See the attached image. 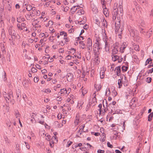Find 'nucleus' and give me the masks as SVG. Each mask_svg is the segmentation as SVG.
<instances>
[{
    "label": "nucleus",
    "mask_w": 153,
    "mask_h": 153,
    "mask_svg": "<svg viewBox=\"0 0 153 153\" xmlns=\"http://www.w3.org/2000/svg\"><path fill=\"white\" fill-rule=\"evenodd\" d=\"M122 0H120L119 5L118 7H117L118 5L117 3H115L114 4L112 14L113 19L115 21L117 20H121V17L123 15V6L122 5Z\"/></svg>",
    "instance_id": "f257e3e1"
},
{
    "label": "nucleus",
    "mask_w": 153,
    "mask_h": 153,
    "mask_svg": "<svg viewBox=\"0 0 153 153\" xmlns=\"http://www.w3.org/2000/svg\"><path fill=\"white\" fill-rule=\"evenodd\" d=\"M120 21L118 20L115 21V33L117 35H118L119 37L120 38L121 37V34L123 30V26L120 25Z\"/></svg>",
    "instance_id": "f03ea898"
},
{
    "label": "nucleus",
    "mask_w": 153,
    "mask_h": 153,
    "mask_svg": "<svg viewBox=\"0 0 153 153\" xmlns=\"http://www.w3.org/2000/svg\"><path fill=\"white\" fill-rule=\"evenodd\" d=\"M3 95L7 102L12 101V98L13 97V92L11 91H9L8 94L4 92L3 93Z\"/></svg>",
    "instance_id": "7ed1b4c3"
},
{
    "label": "nucleus",
    "mask_w": 153,
    "mask_h": 153,
    "mask_svg": "<svg viewBox=\"0 0 153 153\" xmlns=\"http://www.w3.org/2000/svg\"><path fill=\"white\" fill-rule=\"evenodd\" d=\"M103 40L105 43V50L106 52H108L109 51V39L106 33H105L104 35L103 36Z\"/></svg>",
    "instance_id": "20e7f679"
},
{
    "label": "nucleus",
    "mask_w": 153,
    "mask_h": 153,
    "mask_svg": "<svg viewBox=\"0 0 153 153\" xmlns=\"http://www.w3.org/2000/svg\"><path fill=\"white\" fill-rule=\"evenodd\" d=\"M128 29L131 36L134 37V36H135L136 35H137V31L133 27H128Z\"/></svg>",
    "instance_id": "39448f33"
},
{
    "label": "nucleus",
    "mask_w": 153,
    "mask_h": 153,
    "mask_svg": "<svg viewBox=\"0 0 153 153\" xmlns=\"http://www.w3.org/2000/svg\"><path fill=\"white\" fill-rule=\"evenodd\" d=\"M8 33L9 35L12 36H14L16 34L14 30L13 25H10L7 28Z\"/></svg>",
    "instance_id": "423d86ee"
},
{
    "label": "nucleus",
    "mask_w": 153,
    "mask_h": 153,
    "mask_svg": "<svg viewBox=\"0 0 153 153\" xmlns=\"http://www.w3.org/2000/svg\"><path fill=\"white\" fill-rule=\"evenodd\" d=\"M101 4L102 5V8L103 9V13L106 17L108 16L109 15L108 11L106 8L105 4H104V0H101Z\"/></svg>",
    "instance_id": "0eeeda50"
},
{
    "label": "nucleus",
    "mask_w": 153,
    "mask_h": 153,
    "mask_svg": "<svg viewBox=\"0 0 153 153\" xmlns=\"http://www.w3.org/2000/svg\"><path fill=\"white\" fill-rule=\"evenodd\" d=\"M70 91H69L68 89L67 90L66 88H64L61 89L60 92L59 93L60 94V95L61 96H67L68 95Z\"/></svg>",
    "instance_id": "6e6552de"
},
{
    "label": "nucleus",
    "mask_w": 153,
    "mask_h": 153,
    "mask_svg": "<svg viewBox=\"0 0 153 153\" xmlns=\"http://www.w3.org/2000/svg\"><path fill=\"white\" fill-rule=\"evenodd\" d=\"M26 24L25 23H22L21 24L18 23L17 25V27L18 30H23L25 28H26V30H27V28L26 27Z\"/></svg>",
    "instance_id": "1a4fd4ad"
},
{
    "label": "nucleus",
    "mask_w": 153,
    "mask_h": 153,
    "mask_svg": "<svg viewBox=\"0 0 153 153\" xmlns=\"http://www.w3.org/2000/svg\"><path fill=\"white\" fill-rule=\"evenodd\" d=\"M82 120L80 119L79 114H77L76 115L75 120L74 121V123L75 126L78 125L79 123H81Z\"/></svg>",
    "instance_id": "9d476101"
},
{
    "label": "nucleus",
    "mask_w": 153,
    "mask_h": 153,
    "mask_svg": "<svg viewBox=\"0 0 153 153\" xmlns=\"http://www.w3.org/2000/svg\"><path fill=\"white\" fill-rule=\"evenodd\" d=\"M105 71L106 68L104 66H102L101 68V70L100 72V75L101 78L103 79L104 78Z\"/></svg>",
    "instance_id": "9b49d317"
},
{
    "label": "nucleus",
    "mask_w": 153,
    "mask_h": 153,
    "mask_svg": "<svg viewBox=\"0 0 153 153\" xmlns=\"http://www.w3.org/2000/svg\"><path fill=\"white\" fill-rule=\"evenodd\" d=\"M118 133L117 131H114L111 134L110 139L111 140H116L118 137Z\"/></svg>",
    "instance_id": "f8f14e48"
},
{
    "label": "nucleus",
    "mask_w": 153,
    "mask_h": 153,
    "mask_svg": "<svg viewBox=\"0 0 153 153\" xmlns=\"http://www.w3.org/2000/svg\"><path fill=\"white\" fill-rule=\"evenodd\" d=\"M32 13H27L25 15V17L27 20L33 21L34 19L33 18L34 17V15Z\"/></svg>",
    "instance_id": "ddd939ff"
},
{
    "label": "nucleus",
    "mask_w": 153,
    "mask_h": 153,
    "mask_svg": "<svg viewBox=\"0 0 153 153\" xmlns=\"http://www.w3.org/2000/svg\"><path fill=\"white\" fill-rule=\"evenodd\" d=\"M119 48L117 46L114 47L112 50V55H115L117 54L118 52Z\"/></svg>",
    "instance_id": "4468645a"
},
{
    "label": "nucleus",
    "mask_w": 153,
    "mask_h": 153,
    "mask_svg": "<svg viewBox=\"0 0 153 153\" xmlns=\"http://www.w3.org/2000/svg\"><path fill=\"white\" fill-rule=\"evenodd\" d=\"M34 29L35 30V32H37L38 33L41 32L42 29V27L41 25H36V26H34Z\"/></svg>",
    "instance_id": "2eb2a0df"
},
{
    "label": "nucleus",
    "mask_w": 153,
    "mask_h": 153,
    "mask_svg": "<svg viewBox=\"0 0 153 153\" xmlns=\"http://www.w3.org/2000/svg\"><path fill=\"white\" fill-rule=\"evenodd\" d=\"M96 42H95V46H99L101 45V44L100 43V39L99 36H98L95 37Z\"/></svg>",
    "instance_id": "dca6fc26"
},
{
    "label": "nucleus",
    "mask_w": 153,
    "mask_h": 153,
    "mask_svg": "<svg viewBox=\"0 0 153 153\" xmlns=\"http://www.w3.org/2000/svg\"><path fill=\"white\" fill-rule=\"evenodd\" d=\"M40 22L39 20V19H37L36 20H33V25L36 26V25L38 26V25H41L40 24Z\"/></svg>",
    "instance_id": "f3484780"
},
{
    "label": "nucleus",
    "mask_w": 153,
    "mask_h": 153,
    "mask_svg": "<svg viewBox=\"0 0 153 153\" xmlns=\"http://www.w3.org/2000/svg\"><path fill=\"white\" fill-rule=\"evenodd\" d=\"M85 127V124H83L82 125H81L79 127V129L77 133V134L78 135H81L82 134V131H83V129Z\"/></svg>",
    "instance_id": "a211bd4d"
},
{
    "label": "nucleus",
    "mask_w": 153,
    "mask_h": 153,
    "mask_svg": "<svg viewBox=\"0 0 153 153\" xmlns=\"http://www.w3.org/2000/svg\"><path fill=\"white\" fill-rule=\"evenodd\" d=\"M80 7V6L79 5H76L74 6L73 7L71 8V13L73 14L76 11L77 9H79Z\"/></svg>",
    "instance_id": "6ab92c4d"
},
{
    "label": "nucleus",
    "mask_w": 153,
    "mask_h": 153,
    "mask_svg": "<svg viewBox=\"0 0 153 153\" xmlns=\"http://www.w3.org/2000/svg\"><path fill=\"white\" fill-rule=\"evenodd\" d=\"M83 100H79L78 102L77 107L79 109H81L82 107V105L84 103Z\"/></svg>",
    "instance_id": "aec40b11"
},
{
    "label": "nucleus",
    "mask_w": 153,
    "mask_h": 153,
    "mask_svg": "<svg viewBox=\"0 0 153 153\" xmlns=\"http://www.w3.org/2000/svg\"><path fill=\"white\" fill-rule=\"evenodd\" d=\"M98 107L99 108V111H100L99 114H101L102 112L103 113H104L106 112V111H107L108 109L106 108H105L103 110H101V109L102 107V104H100L98 105Z\"/></svg>",
    "instance_id": "412c9836"
},
{
    "label": "nucleus",
    "mask_w": 153,
    "mask_h": 153,
    "mask_svg": "<svg viewBox=\"0 0 153 153\" xmlns=\"http://www.w3.org/2000/svg\"><path fill=\"white\" fill-rule=\"evenodd\" d=\"M73 77V75L70 73L68 74L67 75V80L68 81H71Z\"/></svg>",
    "instance_id": "4be33fe9"
},
{
    "label": "nucleus",
    "mask_w": 153,
    "mask_h": 153,
    "mask_svg": "<svg viewBox=\"0 0 153 153\" xmlns=\"http://www.w3.org/2000/svg\"><path fill=\"white\" fill-rule=\"evenodd\" d=\"M152 31H153V29H150L146 33V34H145V36L146 38H149L151 34L150 32H152Z\"/></svg>",
    "instance_id": "5701e85b"
},
{
    "label": "nucleus",
    "mask_w": 153,
    "mask_h": 153,
    "mask_svg": "<svg viewBox=\"0 0 153 153\" xmlns=\"http://www.w3.org/2000/svg\"><path fill=\"white\" fill-rule=\"evenodd\" d=\"M94 86L97 91H100L101 88V86L100 84L96 83L94 84Z\"/></svg>",
    "instance_id": "b1692460"
},
{
    "label": "nucleus",
    "mask_w": 153,
    "mask_h": 153,
    "mask_svg": "<svg viewBox=\"0 0 153 153\" xmlns=\"http://www.w3.org/2000/svg\"><path fill=\"white\" fill-rule=\"evenodd\" d=\"M126 47V45H124V44H123L121 45V47L120 48V52L121 53H123Z\"/></svg>",
    "instance_id": "393cba45"
},
{
    "label": "nucleus",
    "mask_w": 153,
    "mask_h": 153,
    "mask_svg": "<svg viewBox=\"0 0 153 153\" xmlns=\"http://www.w3.org/2000/svg\"><path fill=\"white\" fill-rule=\"evenodd\" d=\"M111 56L112 57V60L113 61L115 62L116 61L118 60V59H119V56H118L117 55H112Z\"/></svg>",
    "instance_id": "a878e982"
},
{
    "label": "nucleus",
    "mask_w": 153,
    "mask_h": 153,
    "mask_svg": "<svg viewBox=\"0 0 153 153\" xmlns=\"http://www.w3.org/2000/svg\"><path fill=\"white\" fill-rule=\"evenodd\" d=\"M115 71L117 73V75L118 76L120 75V67H117L115 68Z\"/></svg>",
    "instance_id": "bb28decb"
},
{
    "label": "nucleus",
    "mask_w": 153,
    "mask_h": 153,
    "mask_svg": "<svg viewBox=\"0 0 153 153\" xmlns=\"http://www.w3.org/2000/svg\"><path fill=\"white\" fill-rule=\"evenodd\" d=\"M97 99L95 98H92L91 102H90V105L92 106H94L97 103Z\"/></svg>",
    "instance_id": "cd10ccee"
},
{
    "label": "nucleus",
    "mask_w": 153,
    "mask_h": 153,
    "mask_svg": "<svg viewBox=\"0 0 153 153\" xmlns=\"http://www.w3.org/2000/svg\"><path fill=\"white\" fill-rule=\"evenodd\" d=\"M1 37L2 38L4 39L6 37L5 31L4 29H2L1 30Z\"/></svg>",
    "instance_id": "c85d7f7f"
},
{
    "label": "nucleus",
    "mask_w": 153,
    "mask_h": 153,
    "mask_svg": "<svg viewBox=\"0 0 153 153\" xmlns=\"http://www.w3.org/2000/svg\"><path fill=\"white\" fill-rule=\"evenodd\" d=\"M80 44V47L83 49H85L86 48V47L85 44L83 42V41H80L79 42Z\"/></svg>",
    "instance_id": "c756f323"
},
{
    "label": "nucleus",
    "mask_w": 153,
    "mask_h": 153,
    "mask_svg": "<svg viewBox=\"0 0 153 153\" xmlns=\"http://www.w3.org/2000/svg\"><path fill=\"white\" fill-rule=\"evenodd\" d=\"M123 79L122 78L121 79H119L118 80V84L119 85L118 87L119 88H120L122 86V84L123 83Z\"/></svg>",
    "instance_id": "7c9ffc66"
},
{
    "label": "nucleus",
    "mask_w": 153,
    "mask_h": 153,
    "mask_svg": "<svg viewBox=\"0 0 153 153\" xmlns=\"http://www.w3.org/2000/svg\"><path fill=\"white\" fill-rule=\"evenodd\" d=\"M94 53L95 58L99 57V51H96V50L94 48L93 49Z\"/></svg>",
    "instance_id": "2f4dec72"
},
{
    "label": "nucleus",
    "mask_w": 153,
    "mask_h": 153,
    "mask_svg": "<svg viewBox=\"0 0 153 153\" xmlns=\"http://www.w3.org/2000/svg\"><path fill=\"white\" fill-rule=\"evenodd\" d=\"M77 13L79 15H81L84 13V11L83 9H81L78 10Z\"/></svg>",
    "instance_id": "473e14b6"
},
{
    "label": "nucleus",
    "mask_w": 153,
    "mask_h": 153,
    "mask_svg": "<svg viewBox=\"0 0 153 153\" xmlns=\"http://www.w3.org/2000/svg\"><path fill=\"white\" fill-rule=\"evenodd\" d=\"M134 40H135L137 42H140L141 41V39L140 37L136 35L135 36H134Z\"/></svg>",
    "instance_id": "72a5a7b5"
},
{
    "label": "nucleus",
    "mask_w": 153,
    "mask_h": 153,
    "mask_svg": "<svg viewBox=\"0 0 153 153\" xmlns=\"http://www.w3.org/2000/svg\"><path fill=\"white\" fill-rule=\"evenodd\" d=\"M137 101V99L135 98H133L131 100V102L130 103L131 105L134 104Z\"/></svg>",
    "instance_id": "f704fd0d"
},
{
    "label": "nucleus",
    "mask_w": 153,
    "mask_h": 153,
    "mask_svg": "<svg viewBox=\"0 0 153 153\" xmlns=\"http://www.w3.org/2000/svg\"><path fill=\"white\" fill-rule=\"evenodd\" d=\"M92 10L94 13H98V10L96 7L94 6L92 7Z\"/></svg>",
    "instance_id": "c9c22d12"
},
{
    "label": "nucleus",
    "mask_w": 153,
    "mask_h": 153,
    "mask_svg": "<svg viewBox=\"0 0 153 153\" xmlns=\"http://www.w3.org/2000/svg\"><path fill=\"white\" fill-rule=\"evenodd\" d=\"M40 12L39 10H37L33 13H32V14H33L34 17L35 15L39 16L40 15Z\"/></svg>",
    "instance_id": "e433bc0d"
},
{
    "label": "nucleus",
    "mask_w": 153,
    "mask_h": 153,
    "mask_svg": "<svg viewBox=\"0 0 153 153\" xmlns=\"http://www.w3.org/2000/svg\"><path fill=\"white\" fill-rule=\"evenodd\" d=\"M81 90L82 94L83 96H84L87 93V90L85 88H83V87L81 88Z\"/></svg>",
    "instance_id": "4c0bfd02"
},
{
    "label": "nucleus",
    "mask_w": 153,
    "mask_h": 153,
    "mask_svg": "<svg viewBox=\"0 0 153 153\" xmlns=\"http://www.w3.org/2000/svg\"><path fill=\"white\" fill-rule=\"evenodd\" d=\"M54 124L56 127L58 128L61 127L63 126V125L62 124H60L58 121H55L54 122Z\"/></svg>",
    "instance_id": "58836bf2"
},
{
    "label": "nucleus",
    "mask_w": 153,
    "mask_h": 153,
    "mask_svg": "<svg viewBox=\"0 0 153 153\" xmlns=\"http://www.w3.org/2000/svg\"><path fill=\"white\" fill-rule=\"evenodd\" d=\"M153 116V113H151L149 115L148 117V121H150L152 120V118Z\"/></svg>",
    "instance_id": "ea45409f"
},
{
    "label": "nucleus",
    "mask_w": 153,
    "mask_h": 153,
    "mask_svg": "<svg viewBox=\"0 0 153 153\" xmlns=\"http://www.w3.org/2000/svg\"><path fill=\"white\" fill-rule=\"evenodd\" d=\"M100 62L99 57L95 58L94 60V64L95 65H97Z\"/></svg>",
    "instance_id": "a19ab883"
},
{
    "label": "nucleus",
    "mask_w": 153,
    "mask_h": 153,
    "mask_svg": "<svg viewBox=\"0 0 153 153\" xmlns=\"http://www.w3.org/2000/svg\"><path fill=\"white\" fill-rule=\"evenodd\" d=\"M92 44H87V47L89 52L91 51L92 49Z\"/></svg>",
    "instance_id": "79ce46f5"
},
{
    "label": "nucleus",
    "mask_w": 153,
    "mask_h": 153,
    "mask_svg": "<svg viewBox=\"0 0 153 153\" xmlns=\"http://www.w3.org/2000/svg\"><path fill=\"white\" fill-rule=\"evenodd\" d=\"M84 39L83 37L82 36H80L76 38V43H78V41H81V40H83Z\"/></svg>",
    "instance_id": "37998d69"
},
{
    "label": "nucleus",
    "mask_w": 153,
    "mask_h": 153,
    "mask_svg": "<svg viewBox=\"0 0 153 153\" xmlns=\"http://www.w3.org/2000/svg\"><path fill=\"white\" fill-rule=\"evenodd\" d=\"M94 49L96 50V51H99L100 50L102 49L101 45L95 46Z\"/></svg>",
    "instance_id": "c03bdc74"
},
{
    "label": "nucleus",
    "mask_w": 153,
    "mask_h": 153,
    "mask_svg": "<svg viewBox=\"0 0 153 153\" xmlns=\"http://www.w3.org/2000/svg\"><path fill=\"white\" fill-rule=\"evenodd\" d=\"M26 9L28 11H30L32 9V6L30 4H28L26 6Z\"/></svg>",
    "instance_id": "a18cd8bd"
},
{
    "label": "nucleus",
    "mask_w": 153,
    "mask_h": 153,
    "mask_svg": "<svg viewBox=\"0 0 153 153\" xmlns=\"http://www.w3.org/2000/svg\"><path fill=\"white\" fill-rule=\"evenodd\" d=\"M69 9V8L68 7L66 6L64 7H63V8L62 9V10L65 12H67Z\"/></svg>",
    "instance_id": "49530a36"
},
{
    "label": "nucleus",
    "mask_w": 153,
    "mask_h": 153,
    "mask_svg": "<svg viewBox=\"0 0 153 153\" xmlns=\"http://www.w3.org/2000/svg\"><path fill=\"white\" fill-rule=\"evenodd\" d=\"M86 21V18H85V19H84L83 20L80 21L79 22L78 21V23L80 25H83L85 23Z\"/></svg>",
    "instance_id": "de8ad7c7"
},
{
    "label": "nucleus",
    "mask_w": 153,
    "mask_h": 153,
    "mask_svg": "<svg viewBox=\"0 0 153 153\" xmlns=\"http://www.w3.org/2000/svg\"><path fill=\"white\" fill-rule=\"evenodd\" d=\"M59 34L60 36L63 35L64 37H66L67 36V33L64 31H62L60 32Z\"/></svg>",
    "instance_id": "09e8293b"
},
{
    "label": "nucleus",
    "mask_w": 153,
    "mask_h": 153,
    "mask_svg": "<svg viewBox=\"0 0 153 153\" xmlns=\"http://www.w3.org/2000/svg\"><path fill=\"white\" fill-rule=\"evenodd\" d=\"M15 115L16 118L20 117V114L18 111H15Z\"/></svg>",
    "instance_id": "8fccbe9b"
},
{
    "label": "nucleus",
    "mask_w": 153,
    "mask_h": 153,
    "mask_svg": "<svg viewBox=\"0 0 153 153\" xmlns=\"http://www.w3.org/2000/svg\"><path fill=\"white\" fill-rule=\"evenodd\" d=\"M82 143H75L74 144V146L75 148H76L78 147H80L82 146Z\"/></svg>",
    "instance_id": "3c124183"
},
{
    "label": "nucleus",
    "mask_w": 153,
    "mask_h": 153,
    "mask_svg": "<svg viewBox=\"0 0 153 153\" xmlns=\"http://www.w3.org/2000/svg\"><path fill=\"white\" fill-rule=\"evenodd\" d=\"M65 43V42H64L63 41H61L59 42L58 41L57 43V44H58V45H61V46H63L64 45Z\"/></svg>",
    "instance_id": "603ef678"
},
{
    "label": "nucleus",
    "mask_w": 153,
    "mask_h": 153,
    "mask_svg": "<svg viewBox=\"0 0 153 153\" xmlns=\"http://www.w3.org/2000/svg\"><path fill=\"white\" fill-rule=\"evenodd\" d=\"M61 87V85L60 84H58L56 86L53 87V89L55 91H56L58 88H59Z\"/></svg>",
    "instance_id": "864d4df0"
},
{
    "label": "nucleus",
    "mask_w": 153,
    "mask_h": 153,
    "mask_svg": "<svg viewBox=\"0 0 153 153\" xmlns=\"http://www.w3.org/2000/svg\"><path fill=\"white\" fill-rule=\"evenodd\" d=\"M152 78L151 77H148L146 78V82L148 83H150L152 81Z\"/></svg>",
    "instance_id": "5fc2aeb1"
},
{
    "label": "nucleus",
    "mask_w": 153,
    "mask_h": 153,
    "mask_svg": "<svg viewBox=\"0 0 153 153\" xmlns=\"http://www.w3.org/2000/svg\"><path fill=\"white\" fill-rule=\"evenodd\" d=\"M46 139L47 140H50L51 138V136L48 134H45Z\"/></svg>",
    "instance_id": "6e6d98bb"
},
{
    "label": "nucleus",
    "mask_w": 153,
    "mask_h": 153,
    "mask_svg": "<svg viewBox=\"0 0 153 153\" xmlns=\"http://www.w3.org/2000/svg\"><path fill=\"white\" fill-rule=\"evenodd\" d=\"M87 44H92L91 40L90 38H88L87 41Z\"/></svg>",
    "instance_id": "4d7b16f0"
},
{
    "label": "nucleus",
    "mask_w": 153,
    "mask_h": 153,
    "mask_svg": "<svg viewBox=\"0 0 153 153\" xmlns=\"http://www.w3.org/2000/svg\"><path fill=\"white\" fill-rule=\"evenodd\" d=\"M17 21L19 23H20L23 21L22 19L21 16H19L18 17L17 19Z\"/></svg>",
    "instance_id": "13d9d810"
},
{
    "label": "nucleus",
    "mask_w": 153,
    "mask_h": 153,
    "mask_svg": "<svg viewBox=\"0 0 153 153\" xmlns=\"http://www.w3.org/2000/svg\"><path fill=\"white\" fill-rule=\"evenodd\" d=\"M43 4L45 7H48L49 5L50 2L49 1L46 2L45 1Z\"/></svg>",
    "instance_id": "bf43d9fd"
},
{
    "label": "nucleus",
    "mask_w": 153,
    "mask_h": 153,
    "mask_svg": "<svg viewBox=\"0 0 153 153\" xmlns=\"http://www.w3.org/2000/svg\"><path fill=\"white\" fill-rule=\"evenodd\" d=\"M134 50L136 51H139V46L138 45H135L134 46Z\"/></svg>",
    "instance_id": "052dcab7"
},
{
    "label": "nucleus",
    "mask_w": 153,
    "mask_h": 153,
    "mask_svg": "<svg viewBox=\"0 0 153 153\" xmlns=\"http://www.w3.org/2000/svg\"><path fill=\"white\" fill-rule=\"evenodd\" d=\"M122 69L123 71H126L127 70L128 67L125 66H123L122 68Z\"/></svg>",
    "instance_id": "680f3d73"
},
{
    "label": "nucleus",
    "mask_w": 153,
    "mask_h": 153,
    "mask_svg": "<svg viewBox=\"0 0 153 153\" xmlns=\"http://www.w3.org/2000/svg\"><path fill=\"white\" fill-rule=\"evenodd\" d=\"M73 143L70 140H69L68 141L67 143V144L66 147H69L70 145Z\"/></svg>",
    "instance_id": "e2e57ef3"
},
{
    "label": "nucleus",
    "mask_w": 153,
    "mask_h": 153,
    "mask_svg": "<svg viewBox=\"0 0 153 153\" xmlns=\"http://www.w3.org/2000/svg\"><path fill=\"white\" fill-rule=\"evenodd\" d=\"M91 133L92 134L94 135L95 136H99L100 134V133L99 132H91Z\"/></svg>",
    "instance_id": "0e129e2a"
},
{
    "label": "nucleus",
    "mask_w": 153,
    "mask_h": 153,
    "mask_svg": "<svg viewBox=\"0 0 153 153\" xmlns=\"http://www.w3.org/2000/svg\"><path fill=\"white\" fill-rule=\"evenodd\" d=\"M152 61V59L151 58L148 59H147V60L146 61V63H145V65H147V64L149 63V62L150 61Z\"/></svg>",
    "instance_id": "69168bd1"
},
{
    "label": "nucleus",
    "mask_w": 153,
    "mask_h": 153,
    "mask_svg": "<svg viewBox=\"0 0 153 153\" xmlns=\"http://www.w3.org/2000/svg\"><path fill=\"white\" fill-rule=\"evenodd\" d=\"M37 70L36 69L34 68H32L31 69V72L33 73H35L36 72Z\"/></svg>",
    "instance_id": "338daca9"
},
{
    "label": "nucleus",
    "mask_w": 153,
    "mask_h": 153,
    "mask_svg": "<svg viewBox=\"0 0 153 153\" xmlns=\"http://www.w3.org/2000/svg\"><path fill=\"white\" fill-rule=\"evenodd\" d=\"M116 102L115 101H113L111 103L109 104V106L113 107L116 104Z\"/></svg>",
    "instance_id": "774afa93"
}]
</instances>
